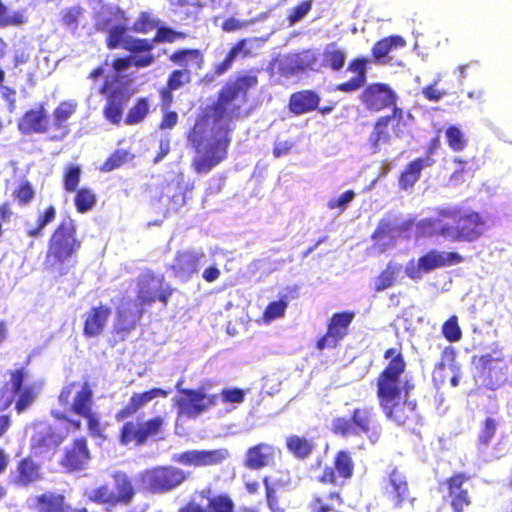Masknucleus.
<instances>
[{
    "label": "nucleus",
    "mask_w": 512,
    "mask_h": 512,
    "mask_svg": "<svg viewBox=\"0 0 512 512\" xmlns=\"http://www.w3.org/2000/svg\"><path fill=\"white\" fill-rule=\"evenodd\" d=\"M407 362L402 344L383 352V368L376 377V396L385 417L398 426L419 418L417 402L408 398L413 385L403 380Z\"/></svg>",
    "instance_id": "f257e3e1"
},
{
    "label": "nucleus",
    "mask_w": 512,
    "mask_h": 512,
    "mask_svg": "<svg viewBox=\"0 0 512 512\" xmlns=\"http://www.w3.org/2000/svg\"><path fill=\"white\" fill-rule=\"evenodd\" d=\"M435 215L414 223L403 222V234L415 226V235L419 238L442 237L451 242H475L487 231L485 217L478 211L463 210L459 206L438 207Z\"/></svg>",
    "instance_id": "f03ea898"
},
{
    "label": "nucleus",
    "mask_w": 512,
    "mask_h": 512,
    "mask_svg": "<svg viewBox=\"0 0 512 512\" xmlns=\"http://www.w3.org/2000/svg\"><path fill=\"white\" fill-rule=\"evenodd\" d=\"M258 84V76L253 72L238 74L227 81L218 91L216 101L209 106L213 122H232L250 116L249 92Z\"/></svg>",
    "instance_id": "7ed1b4c3"
},
{
    "label": "nucleus",
    "mask_w": 512,
    "mask_h": 512,
    "mask_svg": "<svg viewBox=\"0 0 512 512\" xmlns=\"http://www.w3.org/2000/svg\"><path fill=\"white\" fill-rule=\"evenodd\" d=\"M81 245L75 221L70 217L60 221L48 241L44 261L46 269L65 274V263L78 253Z\"/></svg>",
    "instance_id": "20e7f679"
},
{
    "label": "nucleus",
    "mask_w": 512,
    "mask_h": 512,
    "mask_svg": "<svg viewBox=\"0 0 512 512\" xmlns=\"http://www.w3.org/2000/svg\"><path fill=\"white\" fill-rule=\"evenodd\" d=\"M331 432L341 437L364 435L371 444H376L383 434L379 414L373 405H362L352 409L349 417L338 416L332 420Z\"/></svg>",
    "instance_id": "39448f33"
},
{
    "label": "nucleus",
    "mask_w": 512,
    "mask_h": 512,
    "mask_svg": "<svg viewBox=\"0 0 512 512\" xmlns=\"http://www.w3.org/2000/svg\"><path fill=\"white\" fill-rule=\"evenodd\" d=\"M113 486L102 484L92 489L87 499L96 505L105 506L110 511L117 506H128L134 500L137 489L133 479L123 471H115L111 474Z\"/></svg>",
    "instance_id": "423d86ee"
},
{
    "label": "nucleus",
    "mask_w": 512,
    "mask_h": 512,
    "mask_svg": "<svg viewBox=\"0 0 512 512\" xmlns=\"http://www.w3.org/2000/svg\"><path fill=\"white\" fill-rule=\"evenodd\" d=\"M165 418L156 415L148 419L137 417L125 421L119 430L118 440L124 446L141 447L149 440H156L164 433Z\"/></svg>",
    "instance_id": "0eeeda50"
},
{
    "label": "nucleus",
    "mask_w": 512,
    "mask_h": 512,
    "mask_svg": "<svg viewBox=\"0 0 512 512\" xmlns=\"http://www.w3.org/2000/svg\"><path fill=\"white\" fill-rule=\"evenodd\" d=\"M188 476V473L181 468L162 465L142 472L141 481L148 492L164 494L182 485L188 479Z\"/></svg>",
    "instance_id": "6e6552de"
},
{
    "label": "nucleus",
    "mask_w": 512,
    "mask_h": 512,
    "mask_svg": "<svg viewBox=\"0 0 512 512\" xmlns=\"http://www.w3.org/2000/svg\"><path fill=\"white\" fill-rule=\"evenodd\" d=\"M179 512H235V502L228 493L216 494L212 486L207 485L196 490Z\"/></svg>",
    "instance_id": "1a4fd4ad"
},
{
    "label": "nucleus",
    "mask_w": 512,
    "mask_h": 512,
    "mask_svg": "<svg viewBox=\"0 0 512 512\" xmlns=\"http://www.w3.org/2000/svg\"><path fill=\"white\" fill-rule=\"evenodd\" d=\"M120 76L116 74L112 79H105L99 92L106 96L103 115L107 121L119 125L122 121L123 111L130 100L131 92L124 83H118Z\"/></svg>",
    "instance_id": "9d476101"
},
{
    "label": "nucleus",
    "mask_w": 512,
    "mask_h": 512,
    "mask_svg": "<svg viewBox=\"0 0 512 512\" xmlns=\"http://www.w3.org/2000/svg\"><path fill=\"white\" fill-rule=\"evenodd\" d=\"M174 288L164 284L163 276H156L152 271L142 273L137 278V301L141 306H149L156 301L167 306Z\"/></svg>",
    "instance_id": "9b49d317"
},
{
    "label": "nucleus",
    "mask_w": 512,
    "mask_h": 512,
    "mask_svg": "<svg viewBox=\"0 0 512 512\" xmlns=\"http://www.w3.org/2000/svg\"><path fill=\"white\" fill-rule=\"evenodd\" d=\"M471 476L465 472H457L439 483L438 489L443 493L453 512H465L472 505V497L465 487Z\"/></svg>",
    "instance_id": "f8f14e48"
},
{
    "label": "nucleus",
    "mask_w": 512,
    "mask_h": 512,
    "mask_svg": "<svg viewBox=\"0 0 512 512\" xmlns=\"http://www.w3.org/2000/svg\"><path fill=\"white\" fill-rule=\"evenodd\" d=\"M93 395V389L88 381H73L62 387L58 401L62 407L79 416L93 407Z\"/></svg>",
    "instance_id": "ddd939ff"
},
{
    "label": "nucleus",
    "mask_w": 512,
    "mask_h": 512,
    "mask_svg": "<svg viewBox=\"0 0 512 512\" xmlns=\"http://www.w3.org/2000/svg\"><path fill=\"white\" fill-rule=\"evenodd\" d=\"M9 381L7 385L14 396H17L15 401V410L18 414L26 411L37 399L42 384L33 382L24 386V381L27 378V370L20 367L8 372Z\"/></svg>",
    "instance_id": "4468645a"
},
{
    "label": "nucleus",
    "mask_w": 512,
    "mask_h": 512,
    "mask_svg": "<svg viewBox=\"0 0 512 512\" xmlns=\"http://www.w3.org/2000/svg\"><path fill=\"white\" fill-rule=\"evenodd\" d=\"M464 261L459 253L450 251H438L432 249L420 256L417 265H410L406 268V274L411 279H420L422 273H429L435 269L458 265Z\"/></svg>",
    "instance_id": "2eb2a0df"
},
{
    "label": "nucleus",
    "mask_w": 512,
    "mask_h": 512,
    "mask_svg": "<svg viewBox=\"0 0 512 512\" xmlns=\"http://www.w3.org/2000/svg\"><path fill=\"white\" fill-rule=\"evenodd\" d=\"M392 122V130L396 137L403 136L404 110L401 107L392 109L391 114L379 117L373 125V129L369 135L368 142L374 152L380 150L382 144L390 141L389 124Z\"/></svg>",
    "instance_id": "dca6fc26"
},
{
    "label": "nucleus",
    "mask_w": 512,
    "mask_h": 512,
    "mask_svg": "<svg viewBox=\"0 0 512 512\" xmlns=\"http://www.w3.org/2000/svg\"><path fill=\"white\" fill-rule=\"evenodd\" d=\"M355 315V312L351 310L333 313L328 319L325 334L316 341V348L320 351L326 348H336L349 334V328Z\"/></svg>",
    "instance_id": "f3484780"
},
{
    "label": "nucleus",
    "mask_w": 512,
    "mask_h": 512,
    "mask_svg": "<svg viewBox=\"0 0 512 512\" xmlns=\"http://www.w3.org/2000/svg\"><path fill=\"white\" fill-rule=\"evenodd\" d=\"M361 103L368 111L380 112L397 106V94L387 83L375 82L364 87L360 94Z\"/></svg>",
    "instance_id": "a211bd4d"
},
{
    "label": "nucleus",
    "mask_w": 512,
    "mask_h": 512,
    "mask_svg": "<svg viewBox=\"0 0 512 512\" xmlns=\"http://www.w3.org/2000/svg\"><path fill=\"white\" fill-rule=\"evenodd\" d=\"M65 437L51 425L36 429L30 438V455L35 458L52 459Z\"/></svg>",
    "instance_id": "6ab92c4d"
},
{
    "label": "nucleus",
    "mask_w": 512,
    "mask_h": 512,
    "mask_svg": "<svg viewBox=\"0 0 512 512\" xmlns=\"http://www.w3.org/2000/svg\"><path fill=\"white\" fill-rule=\"evenodd\" d=\"M473 362L476 363L479 375L489 384H494L504 378L508 368L503 349L498 344L495 345L491 353L474 356Z\"/></svg>",
    "instance_id": "aec40b11"
},
{
    "label": "nucleus",
    "mask_w": 512,
    "mask_h": 512,
    "mask_svg": "<svg viewBox=\"0 0 512 512\" xmlns=\"http://www.w3.org/2000/svg\"><path fill=\"white\" fill-rule=\"evenodd\" d=\"M355 464L349 450L342 449L335 453L332 466H326L318 476L317 481L324 485H336L337 479L343 482L354 475Z\"/></svg>",
    "instance_id": "412c9836"
},
{
    "label": "nucleus",
    "mask_w": 512,
    "mask_h": 512,
    "mask_svg": "<svg viewBox=\"0 0 512 512\" xmlns=\"http://www.w3.org/2000/svg\"><path fill=\"white\" fill-rule=\"evenodd\" d=\"M91 459L88 441L85 437L75 438L68 445L61 456L59 465L66 473H74L84 470Z\"/></svg>",
    "instance_id": "4be33fe9"
},
{
    "label": "nucleus",
    "mask_w": 512,
    "mask_h": 512,
    "mask_svg": "<svg viewBox=\"0 0 512 512\" xmlns=\"http://www.w3.org/2000/svg\"><path fill=\"white\" fill-rule=\"evenodd\" d=\"M143 311L136 309L131 301L119 305L115 310L112 333L118 340L124 341L137 328Z\"/></svg>",
    "instance_id": "5701e85b"
},
{
    "label": "nucleus",
    "mask_w": 512,
    "mask_h": 512,
    "mask_svg": "<svg viewBox=\"0 0 512 512\" xmlns=\"http://www.w3.org/2000/svg\"><path fill=\"white\" fill-rule=\"evenodd\" d=\"M17 129L22 135L48 134L50 132L49 115L44 103L28 109L17 121Z\"/></svg>",
    "instance_id": "b1692460"
},
{
    "label": "nucleus",
    "mask_w": 512,
    "mask_h": 512,
    "mask_svg": "<svg viewBox=\"0 0 512 512\" xmlns=\"http://www.w3.org/2000/svg\"><path fill=\"white\" fill-rule=\"evenodd\" d=\"M112 309L105 303L92 306L83 315L82 334L85 338H97L105 331Z\"/></svg>",
    "instance_id": "393cba45"
},
{
    "label": "nucleus",
    "mask_w": 512,
    "mask_h": 512,
    "mask_svg": "<svg viewBox=\"0 0 512 512\" xmlns=\"http://www.w3.org/2000/svg\"><path fill=\"white\" fill-rule=\"evenodd\" d=\"M204 256L203 251H177L173 263L170 265V270L181 280H190L194 274L198 273L200 262Z\"/></svg>",
    "instance_id": "a878e982"
},
{
    "label": "nucleus",
    "mask_w": 512,
    "mask_h": 512,
    "mask_svg": "<svg viewBox=\"0 0 512 512\" xmlns=\"http://www.w3.org/2000/svg\"><path fill=\"white\" fill-rule=\"evenodd\" d=\"M77 105L71 101H61L52 112L50 136L52 141H61L70 133L68 120L75 114Z\"/></svg>",
    "instance_id": "bb28decb"
},
{
    "label": "nucleus",
    "mask_w": 512,
    "mask_h": 512,
    "mask_svg": "<svg viewBox=\"0 0 512 512\" xmlns=\"http://www.w3.org/2000/svg\"><path fill=\"white\" fill-rule=\"evenodd\" d=\"M167 395L168 392L166 390L157 387L140 393L135 392L131 395L129 401L116 412L115 419L117 421H125L135 415L148 402L158 397L165 398Z\"/></svg>",
    "instance_id": "cd10ccee"
},
{
    "label": "nucleus",
    "mask_w": 512,
    "mask_h": 512,
    "mask_svg": "<svg viewBox=\"0 0 512 512\" xmlns=\"http://www.w3.org/2000/svg\"><path fill=\"white\" fill-rule=\"evenodd\" d=\"M129 44L126 51L129 52L133 68L144 69L156 63L157 56L153 53L154 44L151 39L136 37Z\"/></svg>",
    "instance_id": "c85d7f7f"
},
{
    "label": "nucleus",
    "mask_w": 512,
    "mask_h": 512,
    "mask_svg": "<svg viewBox=\"0 0 512 512\" xmlns=\"http://www.w3.org/2000/svg\"><path fill=\"white\" fill-rule=\"evenodd\" d=\"M229 144V139H217L213 143H211L205 152V155L199 158H196L193 161V167L195 171L199 174L208 173L215 166H217L220 162H222L227 157V148Z\"/></svg>",
    "instance_id": "c756f323"
},
{
    "label": "nucleus",
    "mask_w": 512,
    "mask_h": 512,
    "mask_svg": "<svg viewBox=\"0 0 512 512\" xmlns=\"http://www.w3.org/2000/svg\"><path fill=\"white\" fill-rule=\"evenodd\" d=\"M278 449L265 442L249 447L245 454L244 466L250 470H260L274 464Z\"/></svg>",
    "instance_id": "7c9ffc66"
},
{
    "label": "nucleus",
    "mask_w": 512,
    "mask_h": 512,
    "mask_svg": "<svg viewBox=\"0 0 512 512\" xmlns=\"http://www.w3.org/2000/svg\"><path fill=\"white\" fill-rule=\"evenodd\" d=\"M435 164V159L430 155L415 158L408 162L398 177V186L400 190H411L419 181L424 169L430 168Z\"/></svg>",
    "instance_id": "2f4dec72"
},
{
    "label": "nucleus",
    "mask_w": 512,
    "mask_h": 512,
    "mask_svg": "<svg viewBox=\"0 0 512 512\" xmlns=\"http://www.w3.org/2000/svg\"><path fill=\"white\" fill-rule=\"evenodd\" d=\"M31 509L34 512H69L70 504L64 494L46 490L35 495L32 499Z\"/></svg>",
    "instance_id": "473e14b6"
},
{
    "label": "nucleus",
    "mask_w": 512,
    "mask_h": 512,
    "mask_svg": "<svg viewBox=\"0 0 512 512\" xmlns=\"http://www.w3.org/2000/svg\"><path fill=\"white\" fill-rule=\"evenodd\" d=\"M369 59L366 57H357L352 59L347 66V71L355 74L351 79L339 83L335 86L336 91L352 93L364 87L367 82V65Z\"/></svg>",
    "instance_id": "72a5a7b5"
},
{
    "label": "nucleus",
    "mask_w": 512,
    "mask_h": 512,
    "mask_svg": "<svg viewBox=\"0 0 512 512\" xmlns=\"http://www.w3.org/2000/svg\"><path fill=\"white\" fill-rule=\"evenodd\" d=\"M28 455L16 463L13 481L17 486L27 487L42 479L41 465Z\"/></svg>",
    "instance_id": "f704fd0d"
},
{
    "label": "nucleus",
    "mask_w": 512,
    "mask_h": 512,
    "mask_svg": "<svg viewBox=\"0 0 512 512\" xmlns=\"http://www.w3.org/2000/svg\"><path fill=\"white\" fill-rule=\"evenodd\" d=\"M205 393L195 389L181 390V396L176 402L179 415L196 418L205 411Z\"/></svg>",
    "instance_id": "c9c22d12"
},
{
    "label": "nucleus",
    "mask_w": 512,
    "mask_h": 512,
    "mask_svg": "<svg viewBox=\"0 0 512 512\" xmlns=\"http://www.w3.org/2000/svg\"><path fill=\"white\" fill-rule=\"evenodd\" d=\"M260 39L257 37L241 38L239 39L227 52L225 58L214 65L213 73L216 76L225 74L233 65L234 61L238 56L242 58L251 57L254 53L249 47V44L253 42H259Z\"/></svg>",
    "instance_id": "e433bc0d"
},
{
    "label": "nucleus",
    "mask_w": 512,
    "mask_h": 512,
    "mask_svg": "<svg viewBox=\"0 0 512 512\" xmlns=\"http://www.w3.org/2000/svg\"><path fill=\"white\" fill-rule=\"evenodd\" d=\"M406 46L405 39L400 35H390L378 40L371 49V56L374 63L379 65L390 64V54Z\"/></svg>",
    "instance_id": "4c0bfd02"
},
{
    "label": "nucleus",
    "mask_w": 512,
    "mask_h": 512,
    "mask_svg": "<svg viewBox=\"0 0 512 512\" xmlns=\"http://www.w3.org/2000/svg\"><path fill=\"white\" fill-rule=\"evenodd\" d=\"M320 101L321 98L317 92L304 89L290 95L288 108L294 115H303L315 111Z\"/></svg>",
    "instance_id": "58836bf2"
},
{
    "label": "nucleus",
    "mask_w": 512,
    "mask_h": 512,
    "mask_svg": "<svg viewBox=\"0 0 512 512\" xmlns=\"http://www.w3.org/2000/svg\"><path fill=\"white\" fill-rule=\"evenodd\" d=\"M386 493L388 498L397 507H400L408 498L409 487L406 476L397 468H394L389 473Z\"/></svg>",
    "instance_id": "ea45409f"
},
{
    "label": "nucleus",
    "mask_w": 512,
    "mask_h": 512,
    "mask_svg": "<svg viewBox=\"0 0 512 512\" xmlns=\"http://www.w3.org/2000/svg\"><path fill=\"white\" fill-rule=\"evenodd\" d=\"M344 504V498L340 491L315 492L310 501V512H338L337 508Z\"/></svg>",
    "instance_id": "a19ab883"
},
{
    "label": "nucleus",
    "mask_w": 512,
    "mask_h": 512,
    "mask_svg": "<svg viewBox=\"0 0 512 512\" xmlns=\"http://www.w3.org/2000/svg\"><path fill=\"white\" fill-rule=\"evenodd\" d=\"M169 61L181 67L180 69L201 70L204 66V55L201 50L196 48H180L172 52Z\"/></svg>",
    "instance_id": "79ce46f5"
},
{
    "label": "nucleus",
    "mask_w": 512,
    "mask_h": 512,
    "mask_svg": "<svg viewBox=\"0 0 512 512\" xmlns=\"http://www.w3.org/2000/svg\"><path fill=\"white\" fill-rule=\"evenodd\" d=\"M285 445L288 452L294 458L299 460L309 458L316 448L313 438H307L296 434L286 437Z\"/></svg>",
    "instance_id": "37998d69"
},
{
    "label": "nucleus",
    "mask_w": 512,
    "mask_h": 512,
    "mask_svg": "<svg viewBox=\"0 0 512 512\" xmlns=\"http://www.w3.org/2000/svg\"><path fill=\"white\" fill-rule=\"evenodd\" d=\"M136 37L129 34V28L125 24H116L106 30L105 44L109 50L123 49Z\"/></svg>",
    "instance_id": "c03bdc74"
},
{
    "label": "nucleus",
    "mask_w": 512,
    "mask_h": 512,
    "mask_svg": "<svg viewBox=\"0 0 512 512\" xmlns=\"http://www.w3.org/2000/svg\"><path fill=\"white\" fill-rule=\"evenodd\" d=\"M286 290L287 292L285 294L280 295L279 300L272 301L266 306L263 312V318L266 321L269 322L283 317L289 301L298 298L299 293L297 287H287Z\"/></svg>",
    "instance_id": "a18cd8bd"
},
{
    "label": "nucleus",
    "mask_w": 512,
    "mask_h": 512,
    "mask_svg": "<svg viewBox=\"0 0 512 512\" xmlns=\"http://www.w3.org/2000/svg\"><path fill=\"white\" fill-rule=\"evenodd\" d=\"M318 56L310 49L302 50L293 54L288 61L289 71L292 74L305 72L307 70H319L317 67Z\"/></svg>",
    "instance_id": "49530a36"
},
{
    "label": "nucleus",
    "mask_w": 512,
    "mask_h": 512,
    "mask_svg": "<svg viewBox=\"0 0 512 512\" xmlns=\"http://www.w3.org/2000/svg\"><path fill=\"white\" fill-rule=\"evenodd\" d=\"M345 61L346 53L336 43H330L323 50L320 66L332 71H340L344 67Z\"/></svg>",
    "instance_id": "de8ad7c7"
},
{
    "label": "nucleus",
    "mask_w": 512,
    "mask_h": 512,
    "mask_svg": "<svg viewBox=\"0 0 512 512\" xmlns=\"http://www.w3.org/2000/svg\"><path fill=\"white\" fill-rule=\"evenodd\" d=\"M150 113V101L147 97L138 98L129 109L124 122L127 125H135L142 122Z\"/></svg>",
    "instance_id": "09e8293b"
},
{
    "label": "nucleus",
    "mask_w": 512,
    "mask_h": 512,
    "mask_svg": "<svg viewBox=\"0 0 512 512\" xmlns=\"http://www.w3.org/2000/svg\"><path fill=\"white\" fill-rule=\"evenodd\" d=\"M74 192V206L78 213H86L96 205L97 195L93 189L82 187Z\"/></svg>",
    "instance_id": "8fccbe9b"
},
{
    "label": "nucleus",
    "mask_w": 512,
    "mask_h": 512,
    "mask_svg": "<svg viewBox=\"0 0 512 512\" xmlns=\"http://www.w3.org/2000/svg\"><path fill=\"white\" fill-rule=\"evenodd\" d=\"M134 159V155L128 150L116 149L108 158L100 165L99 171L111 172L115 169L122 167L124 164Z\"/></svg>",
    "instance_id": "3c124183"
},
{
    "label": "nucleus",
    "mask_w": 512,
    "mask_h": 512,
    "mask_svg": "<svg viewBox=\"0 0 512 512\" xmlns=\"http://www.w3.org/2000/svg\"><path fill=\"white\" fill-rule=\"evenodd\" d=\"M161 21L156 18L153 14L142 11L139 13L137 18L132 24V31L140 34H148L149 32L157 29Z\"/></svg>",
    "instance_id": "603ef678"
},
{
    "label": "nucleus",
    "mask_w": 512,
    "mask_h": 512,
    "mask_svg": "<svg viewBox=\"0 0 512 512\" xmlns=\"http://www.w3.org/2000/svg\"><path fill=\"white\" fill-rule=\"evenodd\" d=\"M498 421L493 416H487L480 425L477 443L480 447H487L496 435Z\"/></svg>",
    "instance_id": "864d4df0"
},
{
    "label": "nucleus",
    "mask_w": 512,
    "mask_h": 512,
    "mask_svg": "<svg viewBox=\"0 0 512 512\" xmlns=\"http://www.w3.org/2000/svg\"><path fill=\"white\" fill-rule=\"evenodd\" d=\"M56 208L53 205H49L45 208L37 218V223L34 228L26 231L27 236L35 238L43 234V229L56 218Z\"/></svg>",
    "instance_id": "5fc2aeb1"
},
{
    "label": "nucleus",
    "mask_w": 512,
    "mask_h": 512,
    "mask_svg": "<svg viewBox=\"0 0 512 512\" xmlns=\"http://www.w3.org/2000/svg\"><path fill=\"white\" fill-rule=\"evenodd\" d=\"M13 199L19 206H28L35 197V190L33 185L28 180H23L12 192Z\"/></svg>",
    "instance_id": "6e6d98bb"
},
{
    "label": "nucleus",
    "mask_w": 512,
    "mask_h": 512,
    "mask_svg": "<svg viewBox=\"0 0 512 512\" xmlns=\"http://www.w3.org/2000/svg\"><path fill=\"white\" fill-rule=\"evenodd\" d=\"M82 170L79 165L70 164L65 167L63 172V188L66 192L71 193L78 190Z\"/></svg>",
    "instance_id": "4d7b16f0"
},
{
    "label": "nucleus",
    "mask_w": 512,
    "mask_h": 512,
    "mask_svg": "<svg viewBox=\"0 0 512 512\" xmlns=\"http://www.w3.org/2000/svg\"><path fill=\"white\" fill-rule=\"evenodd\" d=\"M186 38V33L182 31H176L168 26L158 25L156 29V33L151 39L154 43H174L178 40H183Z\"/></svg>",
    "instance_id": "13d9d810"
},
{
    "label": "nucleus",
    "mask_w": 512,
    "mask_h": 512,
    "mask_svg": "<svg viewBox=\"0 0 512 512\" xmlns=\"http://www.w3.org/2000/svg\"><path fill=\"white\" fill-rule=\"evenodd\" d=\"M445 136L448 146L454 152H460L467 146V139L464 137L460 128L455 125L447 127Z\"/></svg>",
    "instance_id": "bf43d9fd"
},
{
    "label": "nucleus",
    "mask_w": 512,
    "mask_h": 512,
    "mask_svg": "<svg viewBox=\"0 0 512 512\" xmlns=\"http://www.w3.org/2000/svg\"><path fill=\"white\" fill-rule=\"evenodd\" d=\"M27 22V17L23 12L16 11L12 15H8V8L0 0V28L9 26H21Z\"/></svg>",
    "instance_id": "052dcab7"
},
{
    "label": "nucleus",
    "mask_w": 512,
    "mask_h": 512,
    "mask_svg": "<svg viewBox=\"0 0 512 512\" xmlns=\"http://www.w3.org/2000/svg\"><path fill=\"white\" fill-rule=\"evenodd\" d=\"M443 337L449 342H457L462 338V331L456 315L450 316L442 325Z\"/></svg>",
    "instance_id": "680f3d73"
},
{
    "label": "nucleus",
    "mask_w": 512,
    "mask_h": 512,
    "mask_svg": "<svg viewBox=\"0 0 512 512\" xmlns=\"http://www.w3.org/2000/svg\"><path fill=\"white\" fill-rule=\"evenodd\" d=\"M229 456L226 448L201 450V467L221 464Z\"/></svg>",
    "instance_id": "e2e57ef3"
},
{
    "label": "nucleus",
    "mask_w": 512,
    "mask_h": 512,
    "mask_svg": "<svg viewBox=\"0 0 512 512\" xmlns=\"http://www.w3.org/2000/svg\"><path fill=\"white\" fill-rule=\"evenodd\" d=\"M192 80V73L190 69H174L168 75L166 85L173 88L174 90H179L183 86L189 84Z\"/></svg>",
    "instance_id": "0e129e2a"
},
{
    "label": "nucleus",
    "mask_w": 512,
    "mask_h": 512,
    "mask_svg": "<svg viewBox=\"0 0 512 512\" xmlns=\"http://www.w3.org/2000/svg\"><path fill=\"white\" fill-rule=\"evenodd\" d=\"M397 271L398 269L395 266L388 264L386 268L378 275L375 282L374 291L380 292L391 287L395 282Z\"/></svg>",
    "instance_id": "69168bd1"
},
{
    "label": "nucleus",
    "mask_w": 512,
    "mask_h": 512,
    "mask_svg": "<svg viewBox=\"0 0 512 512\" xmlns=\"http://www.w3.org/2000/svg\"><path fill=\"white\" fill-rule=\"evenodd\" d=\"M206 131V123L204 118L198 120L190 132L188 133V140L191 143L192 147L196 149V151H200V147L202 145L203 135Z\"/></svg>",
    "instance_id": "338daca9"
},
{
    "label": "nucleus",
    "mask_w": 512,
    "mask_h": 512,
    "mask_svg": "<svg viewBox=\"0 0 512 512\" xmlns=\"http://www.w3.org/2000/svg\"><path fill=\"white\" fill-rule=\"evenodd\" d=\"M313 5L312 0H304L292 9H290L287 15V21L290 25L295 24L299 20H301L304 16H306L311 10Z\"/></svg>",
    "instance_id": "774afa93"
}]
</instances>
